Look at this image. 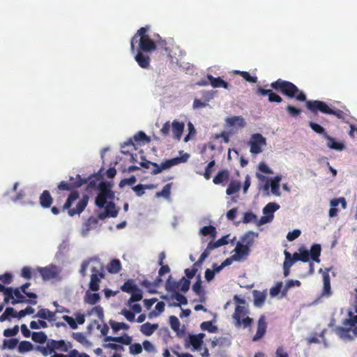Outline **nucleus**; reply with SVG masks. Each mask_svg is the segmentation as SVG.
Masks as SVG:
<instances>
[{
    "label": "nucleus",
    "instance_id": "61",
    "mask_svg": "<svg viewBox=\"0 0 357 357\" xmlns=\"http://www.w3.org/2000/svg\"><path fill=\"white\" fill-rule=\"evenodd\" d=\"M178 282L180 283V289L181 291L185 293L189 290L190 285V280L183 277Z\"/></svg>",
    "mask_w": 357,
    "mask_h": 357
},
{
    "label": "nucleus",
    "instance_id": "60",
    "mask_svg": "<svg viewBox=\"0 0 357 357\" xmlns=\"http://www.w3.org/2000/svg\"><path fill=\"white\" fill-rule=\"evenodd\" d=\"M47 327V324L43 320H38V321H31L30 322V328L31 329H39L40 328H45Z\"/></svg>",
    "mask_w": 357,
    "mask_h": 357
},
{
    "label": "nucleus",
    "instance_id": "18",
    "mask_svg": "<svg viewBox=\"0 0 357 357\" xmlns=\"http://www.w3.org/2000/svg\"><path fill=\"white\" fill-rule=\"evenodd\" d=\"M324 138L327 140V146L331 149L341 151L345 149V145L343 142L336 141L335 138L328 134L325 135Z\"/></svg>",
    "mask_w": 357,
    "mask_h": 357
},
{
    "label": "nucleus",
    "instance_id": "34",
    "mask_svg": "<svg viewBox=\"0 0 357 357\" xmlns=\"http://www.w3.org/2000/svg\"><path fill=\"white\" fill-rule=\"evenodd\" d=\"M229 171L227 169H222L216 174L213 178V181L215 184L222 183L223 181L229 178Z\"/></svg>",
    "mask_w": 357,
    "mask_h": 357
},
{
    "label": "nucleus",
    "instance_id": "26",
    "mask_svg": "<svg viewBox=\"0 0 357 357\" xmlns=\"http://www.w3.org/2000/svg\"><path fill=\"white\" fill-rule=\"evenodd\" d=\"M158 324H152L146 322L141 326L140 331L146 336L151 335L154 331L158 328Z\"/></svg>",
    "mask_w": 357,
    "mask_h": 357
},
{
    "label": "nucleus",
    "instance_id": "38",
    "mask_svg": "<svg viewBox=\"0 0 357 357\" xmlns=\"http://www.w3.org/2000/svg\"><path fill=\"white\" fill-rule=\"evenodd\" d=\"M350 319H346L342 321V324L344 326H349L351 328H357V315H353L352 312L348 313Z\"/></svg>",
    "mask_w": 357,
    "mask_h": 357
},
{
    "label": "nucleus",
    "instance_id": "5",
    "mask_svg": "<svg viewBox=\"0 0 357 357\" xmlns=\"http://www.w3.org/2000/svg\"><path fill=\"white\" fill-rule=\"evenodd\" d=\"M99 193L96 198V205L98 208H103L106 206L107 199H113L114 198V193L111 190L110 185L106 183L102 182L99 185Z\"/></svg>",
    "mask_w": 357,
    "mask_h": 357
},
{
    "label": "nucleus",
    "instance_id": "53",
    "mask_svg": "<svg viewBox=\"0 0 357 357\" xmlns=\"http://www.w3.org/2000/svg\"><path fill=\"white\" fill-rule=\"evenodd\" d=\"M192 290L198 296L204 294V291L202 287V280L200 275L197 277V281L192 285Z\"/></svg>",
    "mask_w": 357,
    "mask_h": 357
},
{
    "label": "nucleus",
    "instance_id": "57",
    "mask_svg": "<svg viewBox=\"0 0 357 357\" xmlns=\"http://www.w3.org/2000/svg\"><path fill=\"white\" fill-rule=\"evenodd\" d=\"M301 285V282L299 280H289L286 282V284L284 287L282 293L286 294L290 288H291L294 286L300 287Z\"/></svg>",
    "mask_w": 357,
    "mask_h": 357
},
{
    "label": "nucleus",
    "instance_id": "14",
    "mask_svg": "<svg viewBox=\"0 0 357 357\" xmlns=\"http://www.w3.org/2000/svg\"><path fill=\"white\" fill-rule=\"evenodd\" d=\"M257 93L263 96H268V100L270 102L280 103L282 102V97L271 89H265L259 87L257 90Z\"/></svg>",
    "mask_w": 357,
    "mask_h": 357
},
{
    "label": "nucleus",
    "instance_id": "48",
    "mask_svg": "<svg viewBox=\"0 0 357 357\" xmlns=\"http://www.w3.org/2000/svg\"><path fill=\"white\" fill-rule=\"evenodd\" d=\"M172 183L166 184L162 190L160 192H157L155 196L157 197H163L165 198H169L171 194Z\"/></svg>",
    "mask_w": 357,
    "mask_h": 357
},
{
    "label": "nucleus",
    "instance_id": "37",
    "mask_svg": "<svg viewBox=\"0 0 357 357\" xmlns=\"http://www.w3.org/2000/svg\"><path fill=\"white\" fill-rule=\"evenodd\" d=\"M200 328L202 331H206L211 333H215L218 332V327L213 324L211 321H204L200 324Z\"/></svg>",
    "mask_w": 357,
    "mask_h": 357
},
{
    "label": "nucleus",
    "instance_id": "29",
    "mask_svg": "<svg viewBox=\"0 0 357 357\" xmlns=\"http://www.w3.org/2000/svg\"><path fill=\"white\" fill-rule=\"evenodd\" d=\"M281 176H276L273 178L271 179V192L276 195L279 196L280 193V182L281 181Z\"/></svg>",
    "mask_w": 357,
    "mask_h": 357
},
{
    "label": "nucleus",
    "instance_id": "50",
    "mask_svg": "<svg viewBox=\"0 0 357 357\" xmlns=\"http://www.w3.org/2000/svg\"><path fill=\"white\" fill-rule=\"evenodd\" d=\"M19 341L16 338L6 339L3 342V347L4 349H15Z\"/></svg>",
    "mask_w": 357,
    "mask_h": 357
},
{
    "label": "nucleus",
    "instance_id": "10",
    "mask_svg": "<svg viewBox=\"0 0 357 357\" xmlns=\"http://www.w3.org/2000/svg\"><path fill=\"white\" fill-rule=\"evenodd\" d=\"M37 270L40 273L43 280H50L55 278L58 275L56 267L54 265L46 267H39Z\"/></svg>",
    "mask_w": 357,
    "mask_h": 357
},
{
    "label": "nucleus",
    "instance_id": "43",
    "mask_svg": "<svg viewBox=\"0 0 357 357\" xmlns=\"http://www.w3.org/2000/svg\"><path fill=\"white\" fill-rule=\"evenodd\" d=\"M33 349V344L29 341H22L18 345V351L20 354L31 351Z\"/></svg>",
    "mask_w": 357,
    "mask_h": 357
},
{
    "label": "nucleus",
    "instance_id": "36",
    "mask_svg": "<svg viewBox=\"0 0 357 357\" xmlns=\"http://www.w3.org/2000/svg\"><path fill=\"white\" fill-rule=\"evenodd\" d=\"M100 300V296L98 293H89L86 292L84 297L85 303L90 305H96Z\"/></svg>",
    "mask_w": 357,
    "mask_h": 357
},
{
    "label": "nucleus",
    "instance_id": "23",
    "mask_svg": "<svg viewBox=\"0 0 357 357\" xmlns=\"http://www.w3.org/2000/svg\"><path fill=\"white\" fill-rule=\"evenodd\" d=\"M323 290L321 293L322 296H330L332 294L331 288V279L328 273H324L323 274Z\"/></svg>",
    "mask_w": 357,
    "mask_h": 357
},
{
    "label": "nucleus",
    "instance_id": "39",
    "mask_svg": "<svg viewBox=\"0 0 357 357\" xmlns=\"http://www.w3.org/2000/svg\"><path fill=\"white\" fill-rule=\"evenodd\" d=\"M31 338L33 342L40 344L45 343L47 340L46 334L43 331L33 332L31 334Z\"/></svg>",
    "mask_w": 357,
    "mask_h": 357
},
{
    "label": "nucleus",
    "instance_id": "22",
    "mask_svg": "<svg viewBox=\"0 0 357 357\" xmlns=\"http://www.w3.org/2000/svg\"><path fill=\"white\" fill-rule=\"evenodd\" d=\"M13 296L16 297V299H13L11 301L13 305H15L20 303H29L31 305H36L37 301L36 300H26L24 296L21 294L20 289L19 288H16L13 289Z\"/></svg>",
    "mask_w": 357,
    "mask_h": 357
},
{
    "label": "nucleus",
    "instance_id": "31",
    "mask_svg": "<svg viewBox=\"0 0 357 357\" xmlns=\"http://www.w3.org/2000/svg\"><path fill=\"white\" fill-rule=\"evenodd\" d=\"M200 234L204 236H210L211 239L213 240L216 237V229L212 225L204 226L200 229Z\"/></svg>",
    "mask_w": 357,
    "mask_h": 357
},
{
    "label": "nucleus",
    "instance_id": "1",
    "mask_svg": "<svg viewBox=\"0 0 357 357\" xmlns=\"http://www.w3.org/2000/svg\"><path fill=\"white\" fill-rule=\"evenodd\" d=\"M69 181L70 182L62 181L57 185L55 199L57 206L51 208L54 215H59L61 211H66L70 217L79 215L88 204L89 198L85 195L78 201L75 208H71L73 202L79 197V193L76 189L85 184L86 179H82L81 176L77 174L76 178L70 176Z\"/></svg>",
    "mask_w": 357,
    "mask_h": 357
},
{
    "label": "nucleus",
    "instance_id": "27",
    "mask_svg": "<svg viewBox=\"0 0 357 357\" xmlns=\"http://www.w3.org/2000/svg\"><path fill=\"white\" fill-rule=\"evenodd\" d=\"M254 303L257 307H261L266 300V294L257 290L253 291Z\"/></svg>",
    "mask_w": 357,
    "mask_h": 357
},
{
    "label": "nucleus",
    "instance_id": "45",
    "mask_svg": "<svg viewBox=\"0 0 357 357\" xmlns=\"http://www.w3.org/2000/svg\"><path fill=\"white\" fill-rule=\"evenodd\" d=\"M130 294L131 296L128 301V305H130L132 303L139 301L142 299V291L140 289H137L136 291Z\"/></svg>",
    "mask_w": 357,
    "mask_h": 357
},
{
    "label": "nucleus",
    "instance_id": "19",
    "mask_svg": "<svg viewBox=\"0 0 357 357\" xmlns=\"http://www.w3.org/2000/svg\"><path fill=\"white\" fill-rule=\"evenodd\" d=\"M207 78L211 85L214 88H224L229 89V84L224 81L220 77H215L212 75L208 74Z\"/></svg>",
    "mask_w": 357,
    "mask_h": 357
},
{
    "label": "nucleus",
    "instance_id": "35",
    "mask_svg": "<svg viewBox=\"0 0 357 357\" xmlns=\"http://www.w3.org/2000/svg\"><path fill=\"white\" fill-rule=\"evenodd\" d=\"M247 313L245 308L243 306L237 305L235 308L233 317L236 320V324H241V319Z\"/></svg>",
    "mask_w": 357,
    "mask_h": 357
},
{
    "label": "nucleus",
    "instance_id": "44",
    "mask_svg": "<svg viewBox=\"0 0 357 357\" xmlns=\"http://www.w3.org/2000/svg\"><path fill=\"white\" fill-rule=\"evenodd\" d=\"M155 40L154 43L155 44V49L157 47H159L160 48L164 50L165 52H167L169 50L167 47V43L165 39H162L159 34H155L154 35Z\"/></svg>",
    "mask_w": 357,
    "mask_h": 357
},
{
    "label": "nucleus",
    "instance_id": "63",
    "mask_svg": "<svg viewBox=\"0 0 357 357\" xmlns=\"http://www.w3.org/2000/svg\"><path fill=\"white\" fill-rule=\"evenodd\" d=\"M4 297V301L6 303H8L10 299L13 300V289L12 287H5V289L3 290Z\"/></svg>",
    "mask_w": 357,
    "mask_h": 357
},
{
    "label": "nucleus",
    "instance_id": "20",
    "mask_svg": "<svg viewBox=\"0 0 357 357\" xmlns=\"http://www.w3.org/2000/svg\"><path fill=\"white\" fill-rule=\"evenodd\" d=\"M39 202L40 206L44 208H47L51 206L53 199L49 190H45L41 193L39 197Z\"/></svg>",
    "mask_w": 357,
    "mask_h": 357
},
{
    "label": "nucleus",
    "instance_id": "25",
    "mask_svg": "<svg viewBox=\"0 0 357 357\" xmlns=\"http://www.w3.org/2000/svg\"><path fill=\"white\" fill-rule=\"evenodd\" d=\"M226 121L229 126H237L239 128H243L245 126V120L241 116H234L227 118Z\"/></svg>",
    "mask_w": 357,
    "mask_h": 357
},
{
    "label": "nucleus",
    "instance_id": "28",
    "mask_svg": "<svg viewBox=\"0 0 357 357\" xmlns=\"http://www.w3.org/2000/svg\"><path fill=\"white\" fill-rule=\"evenodd\" d=\"M321 248L319 244L312 245L310 248V251H309L310 258L313 261L319 263L320 261L319 257L321 255Z\"/></svg>",
    "mask_w": 357,
    "mask_h": 357
},
{
    "label": "nucleus",
    "instance_id": "52",
    "mask_svg": "<svg viewBox=\"0 0 357 357\" xmlns=\"http://www.w3.org/2000/svg\"><path fill=\"white\" fill-rule=\"evenodd\" d=\"M110 326L113 331H119L121 329L128 330L129 328V326L123 322H116L114 321H110Z\"/></svg>",
    "mask_w": 357,
    "mask_h": 357
},
{
    "label": "nucleus",
    "instance_id": "12",
    "mask_svg": "<svg viewBox=\"0 0 357 357\" xmlns=\"http://www.w3.org/2000/svg\"><path fill=\"white\" fill-rule=\"evenodd\" d=\"M267 324L264 315H261L257 321V330L256 334L252 337L254 342L258 341L263 337L266 332Z\"/></svg>",
    "mask_w": 357,
    "mask_h": 357
},
{
    "label": "nucleus",
    "instance_id": "4",
    "mask_svg": "<svg viewBox=\"0 0 357 357\" xmlns=\"http://www.w3.org/2000/svg\"><path fill=\"white\" fill-rule=\"evenodd\" d=\"M189 157V154L185 153L181 157H176L172 159L166 160L159 165L156 162H153L146 160L145 157L142 155L140 156L142 160L139 162V163L142 167L145 169H149L151 167H152L150 173L152 175H155L160 174L164 169H169L182 162H185Z\"/></svg>",
    "mask_w": 357,
    "mask_h": 357
},
{
    "label": "nucleus",
    "instance_id": "58",
    "mask_svg": "<svg viewBox=\"0 0 357 357\" xmlns=\"http://www.w3.org/2000/svg\"><path fill=\"white\" fill-rule=\"evenodd\" d=\"M339 204H341L342 208L343 209L347 207V202L344 197H340L337 199H333L330 202V204L331 206L336 207Z\"/></svg>",
    "mask_w": 357,
    "mask_h": 357
},
{
    "label": "nucleus",
    "instance_id": "8",
    "mask_svg": "<svg viewBox=\"0 0 357 357\" xmlns=\"http://www.w3.org/2000/svg\"><path fill=\"white\" fill-rule=\"evenodd\" d=\"M150 142V137H148L144 132L139 131L133 136L132 138H130L126 142L124 145L121 147L123 149L126 146H132L134 149L137 150V146L149 143Z\"/></svg>",
    "mask_w": 357,
    "mask_h": 357
},
{
    "label": "nucleus",
    "instance_id": "30",
    "mask_svg": "<svg viewBox=\"0 0 357 357\" xmlns=\"http://www.w3.org/2000/svg\"><path fill=\"white\" fill-rule=\"evenodd\" d=\"M137 289V286L135 284L133 280H126L124 284L121 287V290L123 292H126L128 294H130L135 291H136Z\"/></svg>",
    "mask_w": 357,
    "mask_h": 357
},
{
    "label": "nucleus",
    "instance_id": "24",
    "mask_svg": "<svg viewBox=\"0 0 357 357\" xmlns=\"http://www.w3.org/2000/svg\"><path fill=\"white\" fill-rule=\"evenodd\" d=\"M121 263L118 259H113L107 265V270L111 274H116L121 270Z\"/></svg>",
    "mask_w": 357,
    "mask_h": 357
},
{
    "label": "nucleus",
    "instance_id": "7",
    "mask_svg": "<svg viewBox=\"0 0 357 357\" xmlns=\"http://www.w3.org/2000/svg\"><path fill=\"white\" fill-rule=\"evenodd\" d=\"M248 144L250 146V151L257 155L262 151V146L266 145V139L261 134L255 133L251 135Z\"/></svg>",
    "mask_w": 357,
    "mask_h": 357
},
{
    "label": "nucleus",
    "instance_id": "33",
    "mask_svg": "<svg viewBox=\"0 0 357 357\" xmlns=\"http://www.w3.org/2000/svg\"><path fill=\"white\" fill-rule=\"evenodd\" d=\"M255 236H257V234H255L253 231H248L245 233L243 236L241 238V243L243 245H248L249 248L252 246L254 243V238Z\"/></svg>",
    "mask_w": 357,
    "mask_h": 357
},
{
    "label": "nucleus",
    "instance_id": "62",
    "mask_svg": "<svg viewBox=\"0 0 357 357\" xmlns=\"http://www.w3.org/2000/svg\"><path fill=\"white\" fill-rule=\"evenodd\" d=\"M215 160H212L209 162L205 169V172L204 173V176L206 179L208 180L211 177L212 168L215 165Z\"/></svg>",
    "mask_w": 357,
    "mask_h": 357
},
{
    "label": "nucleus",
    "instance_id": "3",
    "mask_svg": "<svg viewBox=\"0 0 357 357\" xmlns=\"http://www.w3.org/2000/svg\"><path fill=\"white\" fill-rule=\"evenodd\" d=\"M149 30V26L141 27L137 30L130 41V50L133 53L135 52V44L138 43L135 60L144 69H148L150 67L151 58L147 54L155 50L154 41L147 34Z\"/></svg>",
    "mask_w": 357,
    "mask_h": 357
},
{
    "label": "nucleus",
    "instance_id": "42",
    "mask_svg": "<svg viewBox=\"0 0 357 357\" xmlns=\"http://www.w3.org/2000/svg\"><path fill=\"white\" fill-rule=\"evenodd\" d=\"M280 206L274 202L267 204L263 208L264 215H273V213L279 208Z\"/></svg>",
    "mask_w": 357,
    "mask_h": 357
},
{
    "label": "nucleus",
    "instance_id": "47",
    "mask_svg": "<svg viewBox=\"0 0 357 357\" xmlns=\"http://www.w3.org/2000/svg\"><path fill=\"white\" fill-rule=\"evenodd\" d=\"M169 324L171 328L178 334L180 331V321L176 316L172 315L169 317Z\"/></svg>",
    "mask_w": 357,
    "mask_h": 357
},
{
    "label": "nucleus",
    "instance_id": "49",
    "mask_svg": "<svg viewBox=\"0 0 357 357\" xmlns=\"http://www.w3.org/2000/svg\"><path fill=\"white\" fill-rule=\"evenodd\" d=\"M236 74L240 75L245 80L250 83H256L257 82V77L256 76H252L247 71L236 70Z\"/></svg>",
    "mask_w": 357,
    "mask_h": 357
},
{
    "label": "nucleus",
    "instance_id": "41",
    "mask_svg": "<svg viewBox=\"0 0 357 357\" xmlns=\"http://www.w3.org/2000/svg\"><path fill=\"white\" fill-rule=\"evenodd\" d=\"M154 185L152 184L149 185H143L138 184L132 188L133 191L135 192L137 196L141 197L144 194V190L146 189H153Z\"/></svg>",
    "mask_w": 357,
    "mask_h": 357
},
{
    "label": "nucleus",
    "instance_id": "21",
    "mask_svg": "<svg viewBox=\"0 0 357 357\" xmlns=\"http://www.w3.org/2000/svg\"><path fill=\"white\" fill-rule=\"evenodd\" d=\"M172 132L174 138L179 140L183 132L185 124L183 122H180L177 120H174L172 123Z\"/></svg>",
    "mask_w": 357,
    "mask_h": 357
},
{
    "label": "nucleus",
    "instance_id": "16",
    "mask_svg": "<svg viewBox=\"0 0 357 357\" xmlns=\"http://www.w3.org/2000/svg\"><path fill=\"white\" fill-rule=\"evenodd\" d=\"M205 334L200 333L197 335H189V343L192 346L195 350H199L204 342L203 339L205 337Z\"/></svg>",
    "mask_w": 357,
    "mask_h": 357
},
{
    "label": "nucleus",
    "instance_id": "55",
    "mask_svg": "<svg viewBox=\"0 0 357 357\" xmlns=\"http://www.w3.org/2000/svg\"><path fill=\"white\" fill-rule=\"evenodd\" d=\"M298 251L301 261L303 262L308 261L310 258L309 251L304 246L299 248Z\"/></svg>",
    "mask_w": 357,
    "mask_h": 357
},
{
    "label": "nucleus",
    "instance_id": "54",
    "mask_svg": "<svg viewBox=\"0 0 357 357\" xmlns=\"http://www.w3.org/2000/svg\"><path fill=\"white\" fill-rule=\"evenodd\" d=\"M286 111L288 113V114L291 117L298 116L301 113V110L300 109L291 105H288L287 106Z\"/></svg>",
    "mask_w": 357,
    "mask_h": 357
},
{
    "label": "nucleus",
    "instance_id": "51",
    "mask_svg": "<svg viewBox=\"0 0 357 357\" xmlns=\"http://www.w3.org/2000/svg\"><path fill=\"white\" fill-rule=\"evenodd\" d=\"M309 126L316 133L322 135L324 138L325 137V135L327 134L325 131V129L321 126H320L314 122L310 121Z\"/></svg>",
    "mask_w": 357,
    "mask_h": 357
},
{
    "label": "nucleus",
    "instance_id": "13",
    "mask_svg": "<svg viewBox=\"0 0 357 357\" xmlns=\"http://www.w3.org/2000/svg\"><path fill=\"white\" fill-rule=\"evenodd\" d=\"M104 207L105 211L98 215L100 220H104L107 217L115 218L117 216L119 211L116 208V206L114 202H109Z\"/></svg>",
    "mask_w": 357,
    "mask_h": 357
},
{
    "label": "nucleus",
    "instance_id": "2",
    "mask_svg": "<svg viewBox=\"0 0 357 357\" xmlns=\"http://www.w3.org/2000/svg\"><path fill=\"white\" fill-rule=\"evenodd\" d=\"M270 86L289 98H294L298 102H305L307 109L314 114H317L318 112H320L326 114H333L342 120H344L347 117L346 113L343 111L333 109L324 101L307 100L305 93L289 81L278 79L276 81L271 82Z\"/></svg>",
    "mask_w": 357,
    "mask_h": 357
},
{
    "label": "nucleus",
    "instance_id": "11",
    "mask_svg": "<svg viewBox=\"0 0 357 357\" xmlns=\"http://www.w3.org/2000/svg\"><path fill=\"white\" fill-rule=\"evenodd\" d=\"M234 251L235 254L232 255L231 258L235 261H240L249 255L250 248L239 241L236 243Z\"/></svg>",
    "mask_w": 357,
    "mask_h": 357
},
{
    "label": "nucleus",
    "instance_id": "32",
    "mask_svg": "<svg viewBox=\"0 0 357 357\" xmlns=\"http://www.w3.org/2000/svg\"><path fill=\"white\" fill-rule=\"evenodd\" d=\"M172 298L176 300L178 303H174L172 305L175 307H179L181 305H187L188 304V300L185 296L182 295L181 294L178 293L176 291H174L172 293Z\"/></svg>",
    "mask_w": 357,
    "mask_h": 357
},
{
    "label": "nucleus",
    "instance_id": "59",
    "mask_svg": "<svg viewBox=\"0 0 357 357\" xmlns=\"http://www.w3.org/2000/svg\"><path fill=\"white\" fill-rule=\"evenodd\" d=\"M19 332V326L17 325H15L12 328H6L3 331V335L5 337H13L15 336Z\"/></svg>",
    "mask_w": 357,
    "mask_h": 357
},
{
    "label": "nucleus",
    "instance_id": "64",
    "mask_svg": "<svg viewBox=\"0 0 357 357\" xmlns=\"http://www.w3.org/2000/svg\"><path fill=\"white\" fill-rule=\"evenodd\" d=\"M142 347L139 343H135L130 346V353L133 355H137L142 353Z\"/></svg>",
    "mask_w": 357,
    "mask_h": 357
},
{
    "label": "nucleus",
    "instance_id": "56",
    "mask_svg": "<svg viewBox=\"0 0 357 357\" xmlns=\"http://www.w3.org/2000/svg\"><path fill=\"white\" fill-rule=\"evenodd\" d=\"M72 336L77 342H78L80 344L85 345L88 343L86 337L83 333H81V332L73 333Z\"/></svg>",
    "mask_w": 357,
    "mask_h": 357
},
{
    "label": "nucleus",
    "instance_id": "9",
    "mask_svg": "<svg viewBox=\"0 0 357 357\" xmlns=\"http://www.w3.org/2000/svg\"><path fill=\"white\" fill-rule=\"evenodd\" d=\"M336 334L344 340H353L357 337V328L349 326H337L335 329Z\"/></svg>",
    "mask_w": 357,
    "mask_h": 357
},
{
    "label": "nucleus",
    "instance_id": "15",
    "mask_svg": "<svg viewBox=\"0 0 357 357\" xmlns=\"http://www.w3.org/2000/svg\"><path fill=\"white\" fill-rule=\"evenodd\" d=\"M48 342L50 346L52 347V351H53L54 352L55 350H59L63 352H66L68 351L70 348L72 347V344L70 342H68L67 344L63 340H50Z\"/></svg>",
    "mask_w": 357,
    "mask_h": 357
},
{
    "label": "nucleus",
    "instance_id": "17",
    "mask_svg": "<svg viewBox=\"0 0 357 357\" xmlns=\"http://www.w3.org/2000/svg\"><path fill=\"white\" fill-rule=\"evenodd\" d=\"M59 310H56L55 312H51L48 309L43 308L38 311L34 317H39L43 319H47L49 321H54L56 320V314L58 313Z\"/></svg>",
    "mask_w": 357,
    "mask_h": 357
},
{
    "label": "nucleus",
    "instance_id": "46",
    "mask_svg": "<svg viewBox=\"0 0 357 357\" xmlns=\"http://www.w3.org/2000/svg\"><path fill=\"white\" fill-rule=\"evenodd\" d=\"M180 287V283L178 282H175L172 280V275H169L165 284V289L168 291H174L176 289H178Z\"/></svg>",
    "mask_w": 357,
    "mask_h": 357
},
{
    "label": "nucleus",
    "instance_id": "40",
    "mask_svg": "<svg viewBox=\"0 0 357 357\" xmlns=\"http://www.w3.org/2000/svg\"><path fill=\"white\" fill-rule=\"evenodd\" d=\"M241 189V183L238 181H232L227 188L226 193L228 195H232L238 192Z\"/></svg>",
    "mask_w": 357,
    "mask_h": 357
},
{
    "label": "nucleus",
    "instance_id": "6",
    "mask_svg": "<svg viewBox=\"0 0 357 357\" xmlns=\"http://www.w3.org/2000/svg\"><path fill=\"white\" fill-rule=\"evenodd\" d=\"M91 279L89 284V289L93 291H97L100 289V282L105 278L104 268L102 265L91 268Z\"/></svg>",
    "mask_w": 357,
    "mask_h": 357
}]
</instances>
